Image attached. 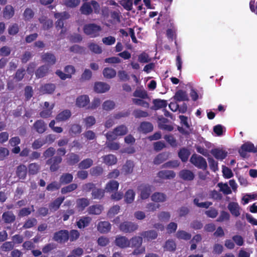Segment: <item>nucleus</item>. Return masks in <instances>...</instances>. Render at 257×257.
Listing matches in <instances>:
<instances>
[{
	"label": "nucleus",
	"instance_id": "nucleus-43",
	"mask_svg": "<svg viewBox=\"0 0 257 257\" xmlns=\"http://www.w3.org/2000/svg\"><path fill=\"white\" fill-rule=\"evenodd\" d=\"M80 160L79 156L75 153H71L67 160L68 165L73 166L77 164Z\"/></svg>",
	"mask_w": 257,
	"mask_h": 257
},
{
	"label": "nucleus",
	"instance_id": "nucleus-22",
	"mask_svg": "<svg viewBox=\"0 0 257 257\" xmlns=\"http://www.w3.org/2000/svg\"><path fill=\"white\" fill-rule=\"evenodd\" d=\"M82 132V127L79 124H71L69 126L68 133L71 137H76L79 135Z\"/></svg>",
	"mask_w": 257,
	"mask_h": 257
},
{
	"label": "nucleus",
	"instance_id": "nucleus-11",
	"mask_svg": "<svg viewBox=\"0 0 257 257\" xmlns=\"http://www.w3.org/2000/svg\"><path fill=\"white\" fill-rule=\"evenodd\" d=\"M16 216L12 211H7L3 213L2 218L6 224H12L16 220Z\"/></svg>",
	"mask_w": 257,
	"mask_h": 257
},
{
	"label": "nucleus",
	"instance_id": "nucleus-34",
	"mask_svg": "<svg viewBox=\"0 0 257 257\" xmlns=\"http://www.w3.org/2000/svg\"><path fill=\"white\" fill-rule=\"evenodd\" d=\"M39 21L42 24L43 29L44 30H48L53 27V21L47 17H42L39 19Z\"/></svg>",
	"mask_w": 257,
	"mask_h": 257
},
{
	"label": "nucleus",
	"instance_id": "nucleus-14",
	"mask_svg": "<svg viewBox=\"0 0 257 257\" xmlns=\"http://www.w3.org/2000/svg\"><path fill=\"white\" fill-rule=\"evenodd\" d=\"M71 112L69 109H65L59 112L56 116V120L58 122L65 121L71 117Z\"/></svg>",
	"mask_w": 257,
	"mask_h": 257
},
{
	"label": "nucleus",
	"instance_id": "nucleus-3",
	"mask_svg": "<svg viewBox=\"0 0 257 257\" xmlns=\"http://www.w3.org/2000/svg\"><path fill=\"white\" fill-rule=\"evenodd\" d=\"M69 239V233L67 230L62 229L55 232L52 240L60 244L64 243Z\"/></svg>",
	"mask_w": 257,
	"mask_h": 257
},
{
	"label": "nucleus",
	"instance_id": "nucleus-8",
	"mask_svg": "<svg viewBox=\"0 0 257 257\" xmlns=\"http://www.w3.org/2000/svg\"><path fill=\"white\" fill-rule=\"evenodd\" d=\"M115 244L121 248L129 247L130 241L127 237L124 236L117 235L114 241Z\"/></svg>",
	"mask_w": 257,
	"mask_h": 257
},
{
	"label": "nucleus",
	"instance_id": "nucleus-44",
	"mask_svg": "<svg viewBox=\"0 0 257 257\" xmlns=\"http://www.w3.org/2000/svg\"><path fill=\"white\" fill-rule=\"evenodd\" d=\"M29 173L30 175H36L40 170V166L37 163H31L28 166Z\"/></svg>",
	"mask_w": 257,
	"mask_h": 257
},
{
	"label": "nucleus",
	"instance_id": "nucleus-19",
	"mask_svg": "<svg viewBox=\"0 0 257 257\" xmlns=\"http://www.w3.org/2000/svg\"><path fill=\"white\" fill-rule=\"evenodd\" d=\"M157 176L162 179H171L175 177L176 174L172 170H162L157 173Z\"/></svg>",
	"mask_w": 257,
	"mask_h": 257
},
{
	"label": "nucleus",
	"instance_id": "nucleus-45",
	"mask_svg": "<svg viewBox=\"0 0 257 257\" xmlns=\"http://www.w3.org/2000/svg\"><path fill=\"white\" fill-rule=\"evenodd\" d=\"M153 104L155 109H159L163 108H165L167 106V101L165 100L160 99H156L153 100Z\"/></svg>",
	"mask_w": 257,
	"mask_h": 257
},
{
	"label": "nucleus",
	"instance_id": "nucleus-23",
	"mask_svg": "<svg viewBox=\"0 0 257 257\" xmlns=\"http://www.w3.org/2000/svg\"><path fill=\"white\" fill-rule=\"evenodd\" d=\"M169 153L168 152H163L159 154L156 157L154 158L153 160V163L155 165H160L165 161L168 159L169 157Z\"/></svg>",
	"mask_w": 257,
	"mask_h": 257
},
{
	"label": "nucleus",
	"instance_id": "nucleus-21",
	"mask_svg": "<svg viewBox=\"0 0 257 257\" xmlns=\"http://www.w3.org/2000/svg\"><path fill=\"white\" fill-rule=\"evenodd\" d=\"M16 175L17 177L21 180H25L27 177V168L23 164H21L17 167Z\"/></svg>",
	"mask_w": 257,
	"mask_h": 257
},
{
	"label": "nucleus",
	"instance_id": "nucleus-56",
	"mask_svg": "<svg viewBox=\"0 0 257 257\" xmlns=\"http://www.w3.org/2000/svg\"><path fill=\"white\" fill-rule=\"evenodd\" d=\"M193 203L198 207L208 208L212 204L211 202L206 201L205 202H199V199L197 198H195L193 200Z\"/></svg>",
	"mask_w": 257,
	"mask_h": 257
},
{
	"label": "nucleus",
	"instance_id": "nucleus-32",
	"mask_svg": "<svg viewBox=\"0 0 257 257\" xmlns=\"http://www.w3.org/2000/svg\"><path fill=\"white\" fill-rule=\"evenodd\" d=\"M91 218L89 216H83L77 221L76 224L80 229L85 228L89 225Z\"/></svg>",
	"mask_w": 257,
	"mask_h": 257
},
{
	"label": "nucleus",
	"instance_id": "nucleus-12",
	"mask_svg": "<svg viewBox=\"0 0 257 257\" xmlns=\"http://www.w3.org/2000/svg\"><path fill=\"white\" fill-rule=\"evenodd\" d=\"M76 203V208L79 212H82L90 204L89 200L85 198L77 199Z\"/></svg>",
	"mask_w": 257,
	"mask_h": 257
},
{
	"label": "nucleus",
	"instance_id": "nucleus-25",
	"mask_svg": "<svg viewBox=\"0 0 257 257\" xmlns=\"http://www.w3.org/2000/svg\"><path fill=\"white\" fill-rule=\"evenodd\" d=\"M228 209L232 215L235 217L240 215V207L237 203L230 202L228 205Z\"/></svg>",
	"mask_w": 257,
	"mask_h": 257
},
{
	"label": "nucleus",
	"instance_id": "nucleus-59",
	"mask_svg": "<svg viewBox=\"0 0 257 257\" xmlns=\"http://www.w3.org/2000/svg\"><path fill=\"white\" fill-rule=\"evenodd\" d=\"M34 16V12L30 8H27L24 12L23 17L26 21H30Z\"/></svg>",
	"mask_w": 257,
	"mask_h": 257
},
{
	"label": "nucleus",
	"instance_id": "nucleus-55",
	"mask_svg": "<svg viewBox=\"0 0 257 257\" xmlns=\"http://www.w3.org/2000/svg\"><path fill=\"white\" fill-rule=\"evenodd\" d=\"M180 163L178 160H172L168 161L162 165V168H175L178 167Z\"/></svg>",
	"mask_w": 257,
	"mask_h": 257
},
{
	"label": "nucleus",
	"instance_id": "nucleus-18",
	"mask_svg": "<svg viewBox=\"0 0 257 257\" xmlns=\"http://www.w3.org/2000/svg\"><path fill=\"white\" fill-rule=\"evenodd\" d=\"M110 86L104 82H97L94 84V90L97 93H104L108 91Z\"/></svg>",
	"mask_w": 257,
	"mask_h": 257
},
{
	"label": "nucleus",
	"instance_id": "nucleus-29",
	"mask_svg": "<svg viewBox=\"0 0 257 257\" xmlns=\"http://www.w3.org/2000/svg\"><path fill=\"white\" fill-rule=\"evenodd\" d=\"M73 176L71 174L63 173L59 178V183L61 185L69 184L73 181Z\"/></svg>",
	"mask_w": 257,
	"mask_h": 257
},
{
	"label": "nucleus",
	"instance_id": "nucleus-13",
	"mask_svg": "<svg viewBox=\"0 0 257 257\" xmlns=\"http://www.w3.org/2000/svg\"><path fill=\"white\" fill-rule=\"evenodd\" d=\"M179 177L184 181H192L195 178L194 174L190 170L183 169L179 173Z\"/></svg>",
	"mask_w": 257,
	"mask_h": 257
},
{
	"label": "nucleus",
	"instance_id": "nucleus-39",
	"mask_svg": "<svg viewBox=\"0 0 257 257\" xmlns=\"http://www.w3.org/2000/svg\"><path fill=\"white\" fill-rule=\"evenodd\" d=\"M103 210V207L101 205H93L89 207L88 213L90 214L99 215Z\"/></svg>",
	"mask_w": 257,
	"mask_h": 257
},
{
	"label": "nucleus",
	"instance_id": "nucleus-16",
	"mask_svg": "<svg viewBox=\"0 0 257 257\" xmlns=\"http://www.w3.org/2000/svg\"><path fill=\"white\" fill-rule=\"evenodd\" d=\"M211 154L217 160H222L224 159L227 155V152L222 149L215 148L211 150Z\"/></svg>",
	"mask_w": 257,
	"mask_h": 257
},
{
	"label": "nucleus",
	"instance_id": "nucleus-48",
	"mask_svg": "<svg viewBox=\"0 0 257 257\" xmlns=\"http://www.w3.org/2000/svg\"><path fill=\"white\" fill-rule=\"evenodd\" d=\"M114 132L117 136H124L127 133L128 130L127 127L124 125H120L114 130Z\"/></svg>",
	"mask_w": 257,
	"mask_h": 257
},
{
	"label": "nucleus",
	"instance_id": "nucleus-26",
	"mask_svg": "<svg viewBox=\"0 0 257 257\" xmlns=\"http://www.w3.org/2000/svg\"><path fill=\"white\" fill-rule=\"evenodd\" d=\"M111 224L108 221H100L98 223L97 230L101 233H105L111 229Z\"/></svg>",
	"mask_w": 257,
	"mask_h": 257
},
{
	"label": "nucleus",
	"instance_id": "nucleus-50",
	"mask_svg": "<svg viewBox=\"0 0 257 257\" xmlns=\"http://www.w3.org/2000/svg\"><path fill=\"white\" fill-rule=\"evenodd\" d=\"M176 236L179 239L186 240H189L191 238V234L184 230H178L176 234Z\"/></svg>",
	"mask_w": 257,
	"mask_h": 257
},
{
	"label": "nucleus",
	"instance_id": "nucleus-40",
	"mask_svg": "<svg viewBox=\"0 0 257 257\" xmlns=\"http://www.w3.org/2000/svg\"><path fill=\"white\" fill-rule=\"evenodd\" d=\"M41 91L44 93L52 94L56 89V86L53 83H47L41 87Z\"/></svg>",
	"mask_w": 257,
	"mask_h": 257
},
{
	"label": "nucleus",
	"instance_id": "nucleus-41",
	"mask_svg": "<svg viewBox=\"0 0 257 257\" xmlns=\"http://www.w3.org/2000/svg\"><path fill=\"white\" fill-rule=\"evenodd\" d=\"M103 160L104 163L108 165H113L117 162V159L116 157L112 154L103 156Z\"/></svg>",
	"mask_w": 257,
	"mask_h": 257
},
{
	"label": "nucleus",
	"instance_id": "nucleus-33",
	"mask_svg": "<svg viewBox=\"0 0 257 257\" xmlns=\"http://www.w3.org/2000/svg\"><path fill=\"white\" fill-rule=\"evenodd\" d=\"M80 11L83 15L88 16L93 12V9L91 7L90 2H85L80 7Z\"/></svg>",
	"mask_w": 257,
	"mask_h": 257
},
{
	"label": "nucleus",
	"instance_id": "nucleus-57",
	"mask_svg": "<svg viewBox=\"0 0 257 257\" xmlns=\"http://www.w3.org/2000/svg\"><path fill=\"white\" fill-rule=\"evenodd\" d=\"M176 248V243L173 240H168L166 241L165 244L164 245L165 250L170 251H173L175 250Z\"/></svg>",
	"mask_w": 257,
	"mask_h": 257
},
{
	"label": "nucleus",
	"instance_id": "nucleus-38",
	"mask_svg": "<svg viewBox=\"0 0 257 257\" xmlns=\"http://www.w3.org/2000/svg\"><path fill=\"white\" fill-rule=\"evenodd\" d=\"M105 190L101 188H95L92 191V198L94 199H101L104 196Z\"/></svg>",
	"mask_w": 257,
	"mask_h": 257
},
{
	"label": "nucleus",
	"instance_id": "nucleus-60",
	"mask_svg": "<svg viewBox=\"0 0 257 257\" xmlns=\"http://www.w3.org/2000/svg\"><path fill=\"white\" fill-rule=\"evenodd\" d=\"M134 164L133 161L131 160L127 161L125 165L123 166V169L126 174L132 173L133 171Z\"/></svg>",
	"mask_w": 257,
	"mask_h": 257
},
{
	"label": "nucleus",
	"instance_id": "nucleus-7",
	"mask_svg": "<svg viewBox=\"0 0 257 257\" xmlns=\"http://www.w3.org/2000/svg\"><path fill=\"white\" fill-rule=\"evenodd\" d=\"M69 15L67 12L55 14V17L58 19L56 22V27L59 30L62 29L64 26V20L69 18Z\"/></svg>",
	"mask_w": 257,
	"mask_h": 257
},
{
	"label": "nucleus",
	"instance_id": "nucleus-1",
	"mask_svg": "<svg viewBox=\"0 0 257 257\" xmlns=\"http://www.w3.org/2000/svg\"><path fill=\"white\" fill-rule=\"evenodd\" d=\"M101 30V27L95 23L85 24L83 28L84 33L91 38L98 37Z\"/></svg>",
	"mask_w": 257,
	"mask_h": 257
},
{
	"label": "nucleus",
	"instance_id": "nucleus-46",
	"mask_svg": "<svg viewBox=\"0 0 257 257\" xmlns=\"http://www.w3.org/2000/svg\"><path fill=\"white\" fill-rule=\"evenodd\" d=\"M93 161L91 159L87 158L82 160L78 165V167L81 169H87L93 165Z\"/></svg>",
	"mask_w": 257,
	"mask_h": 257
},
{
	"label": "nucleus",
	"instance_id": "nucleus-53",
	"mask_svg": "<svg viewBox=\"0 0 257 257\" xmlns=\"http://www.w3.org/2000/svg\"><path fill=\"white\" fill-rule=\"evenodd\" d=\"M32 210L29 207H24L21 209L18 212V216L20 217H23L29 215L32 211H34V205L31 206Z\"/></svg>",
	"mask_w": 257,
	"mask_h": 257
},
{
	"label": "nucleus",
	"instance_id": "nucleus-42",
	"mask_svg": "<svg viewBox=\"0 0 257 257\" xmlns=\"http://www.w3.org/2000/svg\"><path fill=\"white\" fill-rule=\"evenodd\" d=\"M129 241H130L131 247H140L141 246L143 242V237L142 236H136L132 237L130 240H129Z\"/></svg>",
	"mask_w": 257,
	"mask_h": 257
},
{
	"label": "nucleus",
	"instance_id": "nucleus-2",
	"mask_svg": "<svg viewBox=\"0 0 257 257\" xmlns=\"http://www.w3.org/2000/svg\"><path fill=\"white\" fill-rule=\"evenodd\" d=\"M190 162L198 169L206 170L207 164L206 160L201 156L194 154L190 158Z\"/></svg>",
	"mask_w": 257,
	"mask_h": 257
},
{
	"label": "nucleus",
	"instance_id": "nucleus-62",
	"mask_svg": "<svg viewBox=\"0 0 257 257\" xmlns=\"http://www.w3.org/2000/svg\"><path fill=\"white\" fill-rule=\"evenodd\" d=\"M25 69L23 68L18 69L14 76V79L18 82L22 80L25 75Z\"/></svg>",
	"mask_w": 257,
	"mask_h": 257
},
{
	"label": "nucleus",
	"instance_id": "nucleus-20",
	"mask_svg": "<svg viewBox=\"0 0 257 257\" xmlns=\"http://www.w3.org/2000/svg\"><path fill=\"white\" fill-rule=\"evenodd\" d=\"M153 128V125L151 122L143 121L140 123L138 130L140 132L146 134L152 132Z\"/></svg>",
	"mask_w": 257,
	"mask_h": 257
},
{
	"label": "nucleus",
	"instance_id": "nucleus-4",
	"mask_svg": "<svg viewBox=\"0 0 257 257\" xmlns=\"http://www.w3.org/2000/svg\"><path fill=\"white\" fill-rule=\"evenodd\" d=\"M62 158L61 156L57 155L48 159L46 161V164L50 166V170L54 172L58 171L60 168V164L62 163Z\"/></svg>",
	"mask_w": 257,
	"mask_h": 257
},
{
	"label": "nucleus",
	"instance_id": "nucleus-24",
	"mask_svg": "<svg viewBox=\"0 0 257 257\" xmlns=\"http://www.w3.org/2000/svg\"><path fill=\"white\" fill-rule=\"evenodd\" d=\"M90 102L89 98L87 95L78 96L76 100V104L79 107H84L87 105Z\"/></svg>",
	"mask_w": 257,
	"mask_h": 257
},
{
	"label": "nucleus",
	"instance_id": "nucleus-15",
	"mask_svg": "<svg viewBox=\"0 0 257 257\" xmlns=\"http://www.w3.org/2000/svg\"><path fill=\"white\" fill-rule=\"evenodd\" d=\"M33 127L38 133L43 134L47 130V124L43 120L39 119L34 122Z\"/></svg>",
	"mask_w": 257,
	"mask_h": 257
},
{
	"label": "nucleus",
	"instance_id": "nucleus-54",
	"mask_svg": "<svg viewBox=\"0 0 257 257\" xmlns=\"http://www.w3.org/2000/svg\"><path fill=\"white\" fill-rule=\"evenodd\" d=\"M14 244L12 241H6L1 246V249L4 252H9L14 248Z\"/></svg>",
	"mask_w": 257,
	"mask_h": 257
},
{
	"label": "nucleus",
	"instance_id": "nucleus-64",
	"mask_svg": "<svg viewBox=\"0 0 257 257\" xmlns=\"http://www.w3.org/2000/svg\"><path fill=\"white\" fill-rule=\"evenodd\" d=\"M166 142L173 148L176 147L177 143L176 140L172 135H165L164 137Z\"/></svg>",
	"mask_w": 257,
	"mask_h": 257
},
{
	"label": "nucleus",
	"instance_id": "nucleus-30",
	"mask_svg": "<svg viewBox=\"0 0 257 257\" xmlns=\"http://www.w3.org/2000/svg\"><path fill=\"white\" fill-rule=\"evenodd\" d=\"M14 8L11 5H7L3 10V17L6 19H10L14 16Z\"/></svg>",
	"mask_w": 257,
	"mask_h": 257
},
{
	"label": "nucleus",
	"instance_id": "nucleus-31",
	"mask_svg": "<svg viewBox=\"0 0 257 257\" xmlns=\"http://www.w3.org/2000/svg\"><path fill=\"white\" fill-rule=\"evenodd\" d=\"M41 58L43 62L51 65H54L56 61L55 55L51 53L44 54L42 55Z\"/></svg>",
	"mask_w": 257,
	"mask_h": 257
},
{
	"label": "nucleus",
	"instance_id": "nucleus-35",
	"mask_svg": "<svg viewBox=\"0 0 257 257\" xmlns=\"http://www.w3.org/2000/svg\"><path fill=\"white\" fill-rule=\"evenodd\" d=\"M190 151L186 148H182L180 149L178 152V157L183 162H186L190 155Z\"/></svg>",
	"mask_w": 257,
	"mask_h": 257
},
{
	"label": "nucleus",
	"instance_id": "nucleus-6",
	"mask_svg": "<svg viewBox=\"0 0 257 257\" xmlns=\"http://www.w3.org/2000/svg\"><path fill=\"white\" fill-rule=\"evenodd\" d=\"M138 228L137 224L130 221H124L119 225L120 230L124 233L132 232L136 230Z\"/></svg>",
	"mask_w": 257,
	"mask_h": 257
},
{
	"label": "nucleus",
	"instance_id": "nucleus-28",
	"mask_svg": "<svg viewBox=\"0 0 257 257\" xmlns=\"http://www.w3.org/2000/svg\"><path fill=\"white\" fill-rule=\"evenodd\" d=\"M174 99L177 101H188L189 97L187 92L182 90H179L175 93Z\"/></svg>",
	"mask_w": 257,
	"mask_h": 257
},
{
	"label": "nucleus",
	"instance_id": "nucleus-52",
	"mask_svg": "<svg viewBox=\"0 0 257 257\" xmlns=\"http://www.w3.org/2000/svg\"><path fill=\"white\" fill-rule=\"evenodd\" d=\"M120 5L126 11H131L133 10V0H121Z\"/></svg>",
	"mask_w": 257,
	"mask_h": 257
},
{
	"label": "nucleus",
	"instance_id": "nucleus-17",
	"mask_svg": "<svg viewBox=\"0 0 257 257\" xmlns=\"http://www.w3.org/2000/svg\"><path fill=\"white\" fill-rule=\"evenodd\" d=\"M119 183L115 180H110L105 185L104 190L106 192L113 193L117 191Z\"/></svg>",
	"mask_w": 257,
	"mask_h": 257
},
{
	"label": "nucleus",
	"instance_id": "nucleus-63",
	"mask_svg": "<svg viewBox=\"0 0 257 257\" xmlns=\"http://www.w3.org/2000/svg\"><path fill=\"white\" fill-rule=\"evenodd\" d=\"M133 96L142 99L148 98V95L147 91L145 90L141 89H136L133 93Z\"/></svg>",
	"mask_w": 257,
	"mask_h": 257
},
{
	"label": "nucleus",
	"instance_id": "nucleus-27",
	"mask_svg": "<svg viewBox=\"0 0 257 257\" xmlns=\"http://www.w3.org/2000/svg\"><path fill=\"white\" fill-rule=\"evenodd\" d=\"M141 235L145 239L150 241L156 239L158 236V233L156 231L151 230L142 232Z\"/></svg>",
	"mask_w": 257,
	"mask_h": 257
},
{
	"label": "nucleus",
	"instance_id": "nucleus-58",
	"mask_svg": "<svg viewBox=\"0 0 257 257\" xmlns=\"http://www.w3.org/2000/svg\"><path fill=\"white\" fill-rule=\"evenodd\" d=\"M217 186L220 188V191H221L225 195H228L231 193V190L227 183H219Z\"/></svg>",
	"mask_w": 257,
	"mask_h": 257
},
{
	"label": "nucleus",
	"instance_id": "nucleus-49",
	"mask_svg": "<svg viewBox=\"0 0 257 257\" xmlns=\"http://www.w3.org/2000/svg\"><path fill=\"white\" fill-rule=\"evenodd\" d=\"M78 185L75 183H72L68 185L62 187L61 189V193L62 194H65L68 193L72 192L77 188Z\"/></svg>",
	"mask_w": 257,
	"mask_h": 257
},
{
	"label": "nucleus",
	"instance_id": "nucleus-51",
	"mask_svg": "<svg viewBox=\"0 0 257 257\" xmlns=\"http://www.w3.org/2000/svg\"><path fill=\"white\" fill-rule=\"evenodd\" d=\"M135 193L132 189L128 190L124 195V200L127 203H132L135 199Z\"/></svg>",
	"mask_w": 257,
	"mask_h": 257
},
{
	"label": "nucleus",
	"instance_id": "nucleus-5",
	"mask_svg": "<svg viewBox=\"0 0 257 257\" xmlns=\"http://www.w3.org/2000/svg\"><path fill=\"white\" fill-rule=\"evenodd\" d=\"M246 152L256 153H257V147H255L250 142H246L241 145L239 154L242 157L244 158L246 156Z\"/></svg>",
	"mask_w": 257,
	"mask_h": 257
},
{
	"label": "nucleus",
	"instance_id": "nucleus-10",
	"mask_svg": "<svg viewBox=\"0 0 257 257\" xmlns=\"http://www.w3.org/2000/svg\"><path fill=\"white\" fill-rule=\"evenodd\" d=\"M64 196H61L57 198L53 201L51 202L49 204V209L52 212H55L59 209L61 205L65 200Z\"/></svg>",
	"mask_w": 257,
	"mask_h": 257
},
{
	"label": "nucleus",
	"instance_id": "nucleus-47",
	"mask_svg": "<svg viewBox=\"0 0 257 257\" xmlns=\"http://www.w3.org/2000/svg\"><path fill=\"white\" fill-rule=\"evenodd\" d=\"M115 70L111 68H105L103 70V74L105 78L111 79L114 77L116 75Z\"/></svg>",
	"mask_w": 257,
	"mask_h": 257
},
{
	"label": "nucleus",
	"instance_id": "nucleus-9",
	"mask_svg": "<svg viewBox=\"0 0 257 257\" xmlns=\"http://www.w3.org/2000/svg\"><path fill=\"white\" fill-rule=\"evenodd\" d=\"M140 196L142 199H146L149 197L152 192V186L149 184H142L139 187Z\"/></svg>",
	"mask_w": 257,
	"mask_h": 257
},
{
	"label": "nucleus",
	"instance_id": "nucleus-37",
	"mask_svg": "<svg viewBox=\"0 0 257 257\" xmlns=\"http://www.w3.org/2000/svg\"><path fill=\"white\" fill-rule=\"evenodd\" d=\"M48 66L45 65L40 66L35 72L36 77L38 78L44 77L48 73Z\"/></svg>",
	"mask_w": 257,
	"mask_h": 257
},
{
	"label": "nucleus",
	"instance_id": "nucleus-61",
	"mask_svg": "<svg viewBox=\"0 0 257 257\" xmlns=\"http://www.w3.org/2000/svg\"><path fill=\"white\" fill-rule=\"evenodd\" d=\"M46 143V141L43 139H38L35 140L32 144V147L34 150H38L41 148Z\"/></svg>",
	"mask_w": 257,
	"mask_h": 257
},
{
	"label": "nucleus",
	"instance_id": "nucleus-36",
	"mask_svg": "<svg viewBox=\"0 0 257 257\" xmlns=\"http://www.w3.org/2000/svg\"><path fill=\"white\" fill-rule=\"evenodd\" d=\"M166 195L160 192H155L151 196L152 200L156 202H163L166 201Z\"/></svg>",
	"mask_w": 257,
	"mask_h": 257
}]
</instances>
